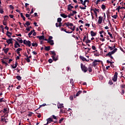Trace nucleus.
Here are the masks:
<instances>
[{"label": "nucleus", "mask_w": 125, "mask_h": 125, "mask_svg": "<svg viewBox=\"0 0 125 125\" xmlns=\"http://www.w3.org/2000/svg\"><path fill=\"white\" fill-rule=\"evenodd\" d=\"M83 48L85 50L88 49V51H87V52H88V53H89V50H90L91 49V48H85V47H83Z\"/></svg>", "instance_id": "nucleus-47"}, {"label": "nucleus", "mask_w": 125, "mask_h": 125, "mask_svg": "<svg viewBox=\"0 0 125 125\" xmlns=\"http://www.w3.org/2000/svg\"><path fill=\"white\" fill-rule=\"evenodd\" d=\"M120 86H121V88H125V84H121V85H120Z\"/></svg>", "instance_id": "nucleus-57"}, {"label": "nucleus", "mask_w": 125, "mask_h": 125, "mask_svg": "<svg viewBox=\"0 0 125 125\" xmlns=\"http://www.w3.org/2000/svg\"><path fill=\"white\" fill-rule=\"evenodd\" d=\"M32 115H33V112H29V113L28 114V117H32Z\"/></svg>", "instance_id": "nucleus-56"}, {"label": "nucleus", "mask_w": 125, "mask_h": 125, "mask_svg": "<svg viewBox=\"0 0 125 125\" xmlns=\"http://www.w3.org/2000/svg\"><path fill=\"white\" fill-rule=\"evenodd\" d=\"M50 54L53 55V56H56V53H55V51H50Z\"/></svg>", "instance_id": "nucleus-12"}, {"label": "nucleus", "mask_w": 125, "mask_h": 125, "mask_svg": "<svg viewBox=\"0 0 125 125\" xmlns=\"http://www.w3.org/2000/svg\"><path fill=\"white\" fill-rule=\"evenodd\" d=\"M69 29H70V30H72V32H73V31H74L75 29H76V26H73V28L70 27V28H69Z\"/></svg>", "instance_id": "nucleus-42"}, {"label": "nucleus", "mask_w": 125, "mask_h": 125, "mask_svg": "<svg viewBox=\"0 0 125 125\" xmlns=\"http://www.w3.org/2000/svg\"><path fill=\"white\" fill-rule=\"evenodd\" d=\"M4 98H2L0 99V103H1L2 102H6V100H4Z\"/></svg>", "instance_id": "nucleus-24"}, {"label": "nucleus", "mask_w": 125, "mask_h": 125, "mask_svg": "<svg viewBox=\"0 0 125 125\" xmlns=\"http://www.w3.org/2000/svg\"><path fill=\"white\" fill-rule=\"evenodd\" d=\"M37 38L39 39L40 41H42V40H44V36L43 35L41 36H39L37 37Z\"/></svg>", "instance_id": "nucleus-13"}, {"label": "nucleus", "mask_w": 125, "mask_h": 125, "mask_svg": "<svg viewBox=\"0 0 125 125\" xmlns=\"http://www.w3.org/2000/svg\"><path fill=\"white\" fill-rule=\"evenodd\" d=\"M70 83H71V84H74V80L73 79H71L70 80Z\"/></svg>", "instance_id": "nucleus-48"}, {"label": "nucleus", "mask_w": 125, "mask_h": 125, "mask_svg": "<svg viewBox=\"0 0 125 125\" xmlns=\"http://www.w3.org/2000/svg\"><path fill=\"white\" fill-rule=\"evenodd\" d=\"M16 40L18 41V42H20V43H23V42H24V41L23 42L22 39L19 40L17 38Z\"/></svg>", "instance_id": "nucleus-25"}, {"label": "nucleus", "mask_w": 125, "mask_h": 125, "mask_svg": "<svg viewBox=\"0 0 125 125\" xmlns=\"http://www.w3.org/2000/svg\"><path fill=\"white\" fill-rule=\"evenodd\" d=\"M86 40V36L85 35L83 37V42H85V40Z\"/></svg>", "instance_id": "nucleus-55"}, {"label": "nucleus", "mask_w": 125, "mask_h": 125, "mask_svg": "<svg viewBox=\"0 0 125 125\" xmlns=\"http://www.w3.org/2000/svg\"><path fill=\"white\" fill-rule=\"evenodd\" d=\"M86 5H84V7H82V6H80V8H81V9H86Z\"/></svg>", "instance_id": "nucleus-49"}, {"label": "nucleus", "mask_w": 125, "mask_h": 125, "mask_svg": "<svg viewBox=\"0 0 125 125\" xmlns=\"http://www.w3.org/2000/svg\"><path fill=\"white\" fill-rule=\"evenodd\" d=\"M63 104H60L58 105V109H62V108H64V105H63Z\"/></svg>", "instance_id": "nucleus-10"}, {"label": "nucleus", "mask_w": 125, "mask_h": 125, "mask_svg": "<svg viewBox=\"0 0 125 125\" xmlns=\"http://www.w3.org/2000/svg\"><path fill=\"white\" fill-rule=\"evenodd\" d=\"M44 106H46V104H43L42 105H40V107L37 109V110H39V109H40V108H41V107H43Z\"/></svg>", "instance_id": "nucleus-36"}, {"label": "nucleus", "mask_w": 125, "mask_h": 125, "mask_svg": "<svg viewBox=\"0 0 125 125\" xmlns=\"http://www.w3.org/2000/svg\"><path fill=\"white\" fill-rule=\"evenodd\" d=\"M6 112H7V108H4L3 111L4 114H6Z\"/></svg>", "instance_id": "nucleus-44"}, {"label": "nucleus", "mask_w": 125, "mask_h": 125, "mask_svg": "<svg viewBox=\"0 0 125 125\" xmlns=\"http://www.w3.org/2000/svg\"><path fill=\"white\" fill-rule=\"evenodd\" d=\"M48 62H49V63H52V62H53V61L52 60V59H49L48 60Z\"/></svg>", "instance_id": "nucleus-58"}, {"label": "nucleus", "mask_w": 125, "mask_h": 125, "mask_svg": "<svg viewBox=\"0 0 125 125\" xmlns=\"http://www.w3.org/2000/svg\"><path fill=\"white\" fill-rule=\"evenodd\" d=\"M92 48L93 50H96V47H95V46H94V45L92 46Z\"/></svg>", "instance_id": "nucleus-61"}, {"label": "nucleus", "mask_w": 125, "mask_h": 125, "mask_svg": "<svg viewBox=\"0 0 125 125\" xmlns=\"http://www.w3.org/2000/svg\"><path fill=\"white\" fill-rule=\"evenodd\" d=\"M125 9V7H121V6H119L117 9L116 10H118V11H120V9Z\"/></svg>", "instance_id": "nucleus-18"}, {"label": "nucleus", "mask_w": 125, "mask_h": 125, "mask_svg": "<svg viewBox=\"0 0 125 125\" xmlns=\"http://www.w3.org/2000/svg\"><path fill=\"white\" fill-rule=\"evenodd\" d=\"M80 59L83 61H86V59L82 56L80 57Z\"/></svg>", "instance_id": "nucleus-23"}, {"label": "nucleus", "mask_w": 125, "mask_h": 125, "mask_svg": "<svg viewBox=\"0 0 125 125\" xmlns=\"http://www.w3.org/2000/svg\"><path fill=\"white\" fill-rule=\"evenodd\" d=\"M30 15H30V14H26V15H25V16H26V17L27 18H28V17H30Z\"/></svg>", "instance_id": "nucleus-64"}, {"label": "nucleus", "mask_w": 125, "mask_h": 125, "mask_svg": "<svg viewBox=\"0 0 125 125\" xmlns=\"http://www.w3.org/2000/svg\"><path fill=\"white\" fill-rule=\"evenodd\" d=\"M48 43H50V45H53L54 44V42H53V40L48 41Z\"/></svg>", "instance_id": "nucleus-16"}, {"label": "nucleus", "mask_w": 125, "mask_h": 125, "mask_svg": "<svg viewBox=\"0 0 125 125\" xmlns=\"http://www.w3.org/2000/svg\"><path fill=\"white\" fill-rule=\"evenodd\" d=\"M53 119H54V120H57V117L55 116V115H53L52 116Z\"/></svg>", "instance_id": "nucleus-53"}, {"label": "nucleus", "mask_w": 125, "mask_h": 125, "mask_svg": "<svg viewBox=\"0 0 125 125\" xmlns=\"http://www.w3.org/2000/svg\"><path fill=\"white\" fill-rule=\"evenodd\" d=\"M124 94H125V90L122 89L121 91V94L122 95H124Z\"/></svg>", "instance_id": "nucleus-62"}, {"label": "nucleus", "mask_w": 125, "mask_h": 125, "mask_svg": "<svg viewBox=\"0 0 125 125\" xmlns=\"http://www.w3.org/2000/svg\"><path fill=\"white\" fill-rule=\"evenodd\" d=\"M62 21V19H61V18H58L57 19V22H58V23L61 22Z\"/></svg>", "instance_id": "nucleus-31"}, {"label": "nucleus", "mask_w": 125, "mask_h": 125, "mask_svg": "<svg viewBox=\"0 0 125 125\" xmlns=\"http://www.w3.org/2000/svg\"><path fill=\"white\" fill-rule=\"evenodd\" d=\"M106 56H109V57L110 56H112V54L110 52H108V53H107V54L106 55Z\"/></svg>", "instance_id": "nucleus-50"}, {"label": "nucleus", "mask_w": 125, "mask_h": 125, "mask_svg": "<svg viewBox=\"0 0 125 125\" xmlns=\"http://www.w3.org/2000/svg\"><path fill=\"white\" fill-rule=\"evenodd\" d=\"M53 39V37L52 36H49L48 41H51Z\"/></svg>", "instance_id": "nucleus-59"}, {"label": "nucleus", "mask_w": 125, "mask_h": 125, "mask_svg": "<svg viewBox=\"0 0 125 125\" xmlns=\"http://www.w3.org/2000/svg\"><path fill=\"white\" fill-rule=\"evenodd\" d=\"M108 35H109V36H110V38H111V39H113V35H112V34H111V33L108 32Z\"/></svg>", "instance_id": "nucleus-52"}, {"label": "nucleus", "mask_w": 125, "mask_h": 125, "mask_svg": "<svg viewBox=\"0 0 125 125\" xmlns=\"http://www.w3.org/2000/svg\"><path fill=\"white\" fill-rule=\"evenodd\" d=\"M103 20V17L101 16L99 17L98 23L101 24V23H102Z\"/></svg>", "instance_id": "nucleus-6"}, {"label": "nucleus", "mask_w": 125, "mask_h": 125, "mask_svg": "<svg viewBox=\"0 0 125 125\" xmlns=\"http://www.w3.org/2000/svg\"><path fill=\"white\" fill-rule=\"evenodd\" d=\"M32 46H35V47H38V43L36 42V43H32Z\"/></svg>", "instance_id": "nucleus-26"}, {"label": "nucleus", "mask_w": 125, "mask_h": 125, "mask_svg": "<svg viewBox=\"0 0 125 125\" xmlns=\"http://www.w3.org/2000/svg\"><path fill=\"white\" fill-rule=\"evenodd\" d=\"M63 32H65V33H66V34H72V33H73V31H67L66 29H64V30H63Z\"/></svg>", "instance_id": "nucleus-30"}, {"label": "nucleus", "mask_w": 125, "mask_h": 125, "mask_svg": "<svg viewBox=\"0 0 125 125\" xmlns=\"http://www.w3.org/2000/svg\"><path fill=\"white\" fill-rule=\"evenodd\" d=\"M81 67L82 71L84 72V73H86L87 71L89 73H91L92 72V68L91 67V66H89L88 68L84 65H83V63H81Z\"/></svg>", "instance_id": "nucleus-1"}, {"label": "nucleus", "mask_w": 125, "mask_h": 125, "mask_svg": "<svg viewBox=\"0 0 125 125\" xmlns=\"http://www.w3.org/2000/svg\"><path fill=\"white\" fill-rule=\"evenodd\" d=\"M64 118H62L59 121V124H61L62 123V122H63V121H64Z\"/></svg>", "instance_id": "nucleus-35"}, {"label": "nucleus", "mask_w": 125, "mask_h": 125, "mask_svg": "<svg viewBox=\"0 0 125 125\" xmlns=\"http://www.w3.org/2000/svg\"><path fill=\"white\" fill-rule=\"evenodd\" d=\"M34 32H35V30L33 29V30H32L30 31V32L29 33H28V36L29 38H31V36H32V35L33 34V33H34Z\"/></svg>", "instance_id": "nucleus-17"}, {"label": "nucleus", "mask_w": 125, "mask_h": 125, "mask_svg": "<svg viewBox=\"0 0 125 125\" xmlns=\"http://www.w3.org/2000/svg\"><path fill=\"white\" fill-rule=\"evenodd\" d=\"M106 14H107V17L108 19L111 18V17H110V12H107Z\"/></svg>", "instance_id": "nucleus-45"}, {"label": "nucleus", "mask_w": 125, "mask_h": 125, "mask_svg": "<svg viewBox=\"0 0 125 125\" xmlns=\"http://www.w3.org/2000/svg\"><path fill=\"white\" fill-rule=\"evenodd\" d=\"M97 62L100 63V60H94V62L92 63V66H93V67H96V66H97V65L98 64V63H97Z\"/></svg>", "instance_id": "nucleus-3"}, {"label": "nucleus", "mask_w": 125, "mask_h": 125, "mask_svg": "<svg viewBox=\"0 0 125 125\" xmlns=\"http://www.w3.org/2000/svg\"><path fill=\"white\" fill-rule=\"evenodd\" d=\"M72 37H73V38H74V39H76V40H79V37L74 35H72Z\"/></svg>", "instance_id": "nucleus-51"}, {"label": "nucleus", "mask_w": 125, "mask_h": 125, "mask_svg": "<svg viewBox=\"0 0 125 125\" xmlns=\"http://www.w3.org/2000/svg\"><path fill=\"white\" fill-rule=\"evenodd\" d=\"M20 14H21V18H22L23 21H25L26 20V18H25L24 15H23V13H20Z\"/></svg>", "instance_id": "nucleus-22"}, {"label": "nucleus", "mask_w": 125, "mask_h": 125, "mask_svg": "<svg viewBox=\"0 0 125 125\" xmlns=\"http://www.w3.org/2000/svg\"><path fill=\"white\" fill-rule=\"evenodd\" d=\"M47 121H48L49 123H50L51 122H53V119H52L51 118H49L47 119Z\"/></svg>", "instance_id": "nucleus-38"}, {"label": "nucleus", "mask_w": 125, "mask_h": 125, "mask_svg": "<svg viewBox=\"0 0 125 125\" xmlns=\"http://www.w3.org/2000/svg\"><path fill=\"white\" fill-rule=\"evenodd\" d=\"M16 79H17L18 81H21V79H22V78L21 76L18 75L16 76Z\"/></svg>", "instance_id": "nucleus-27"}, {"label": "nucleus", "mask_w": 125, "mask_h": 125, "mask_svg": "<svg viewBox=\"0 0 125 125\" xmlns=\"http://www.w3.org/2000/svg\"><path fill=\"white\" fill-rule=\"evenodd\" d=\"M52 58H53L54 61H57L58 60V58H55V56H52Z\"/></svg>", "instance_id": "nucleus-28"}, {"label": "nucleus", "mask_w": 125, "mask_h": 125, "mask_svg": "<svg viewBox=\"0 0 125 125\" xmlns=\"http://www.w3.org/2000/svg\"><path fill=\"white\" fill-rule=\"evenodd\" d=\"M18 65V63L17 62H16L15 66H13L12 65L11 67H12V68H13V69H16Z\"/></svg>", "instance_id": "nucleus-15"}, {"label": "nucleus", "mask_w": 125, "mask_h": 125, "mask_svg": "<svg viewBox=\"0 0 125 125\" xmlns=\"http://www.w3.org/2000/svg\"><path fill=\"white\" fill-rule=\"evenodd\" d=\"M82 92H83L82 91H78V92L77 93L76 96H79V95H80V94H81V93H82Z\"/></svg>", "instance_id": "nucleus-37"}, {"label": "nucleus", "mask_w": 125, "mask_h": 125, "mask_svg": "<svg viewBox=\"0 0 125 125\" xmlns=\"http://www.w3.org/2000/svg\"><path fill=\"white\" fill-rule=\"evenodd\" d=\"M23 44H26V46H27L29 47H31L32 43L31 42V41H27L26 40H23Z\"/></svg>", "instance_id": "nucleus-2"}, {"label": "nucleus", "mask_w": 125, "mask_h": 125, "mask_svg": "<svg viewBox=\"0 0 125 125\" xmlns=\"http://www.w3.org/2000/svg\"><path fill=\"white\" fill-rule=\"evenodd\" d=\"M61 16L62 17H63V18H67L68 17V16H67L66 15H65V14L63 13V14H61Z\"/></svg>", "instance_id": "nucleus-20"}, {"label": "nucleus", "mask_w": 125, "mask_h": 125, "mask_svg": "<svg viewBox=\"0 0 125 125\" xmlns=\"http://www.w3.org/2000/svg\"><path fill=\"white\" fill-rule=\"evenodd\" d=\"M73 8H74V6H72V5L70 4L68 5L67 10H68V11H73V10H72Z\"/></svg>", "instance_id": "nucleus-5"}, {"label": "nucleus", "mask_w": 125, "mask_h": 125, "mask_svg": "<svg viewBox=\"0 0 125 125\" xmlns=\"http://www.w3.org/2000/svg\"><path fill=\"white\" fill-rule=\"evenodd\" d=\"M9 50V48H3L2 49V51H4V53H5V54H7Z\"/></svg>", "instance_id": "nucleus-9"}, {"label": "nucleus", "mask_w": 125, "mask_h": 125, "mask_svg": "<svg viewBox=\"0 0 125 125\" xmlns=\"http://www.w3.org/2000/svg\"><path fill=\"white\" fill-rule=\"evenodd\" d=\"M10 87H11V88H12L13 87V85H9L8 88H7V89H8V90H9V91H10V90H11V88H9Z\"/></svg>", "instance_id": "nucleus-40"}, {"label": "nucleus", "mask_w": 125, "mask_h": 125, "mask_svg": "<svg viewBox=\"0 0 125 125\" xmlns=\"http://www.w3.org/2000/svg\"><path fill=\"white\" fill-rule=\"evenodd\" d=\"M90 34H91V37H95V36H96V34H97V33L94 32L93 31H91Z\"/></svg>", "instance_id": "nucleus-11"}, {"label": "nucleus", "mask_w": 125, "mask_h": 125, "mask_svg": "<svg viewBox=\"0 0 125 125\" xmlns=\"http://www.w3.org/2000/svg\"><path fill=\"white\" fill-rule=\"evenodd\" d=\"M117 80H118V72H115L114 73L113 78H112V81H113V82H117Z\"/></svg>", "instance_id": "nucleus-4"}, {"label": "nucleus", "mask_w": 125, "mask_h": 125, "mask_svg": "<svg viewBox=\"0 0 125 125\" xmlns=\"http://www.w3.org/2000/svg\"><path fill=\"white\" fill-rule=\"evenodd\" d=\"M14 42H15V43H16V44L18 46V47H20V44H19V43L15 40H14Z\"/></svg>", "instance_id": "nucleus-33"}, {"label": "nucleus", "mask_w": 125, "mask_h": 125, "mask_svg": "<svg viewBox=\"0 0 125 125\" xmlns=\"http://www.w3.org/2000/svg\"><path fill=\"white\" fill-rule=\"evenodd\" d=\"M21 50H22V48H19L17 49L16 51H17V54H20V51H21Z\"/></svg>", "instance_id": "nucleus-21"}, {"label": "nucleus", "mask_w": 125, "mask_h": 125, "mask_svg": "<svg viewBox=\"0 0 125 125\" xmlns=\"http://www.w3.org/2000/svg\"><path fill=\"white\" fill-rule=\"evenodd\" d=\"M44 49L46 51H49L50 50V46H45Z\"/></svg>", "instance_id": "nucleus-14"}, {"label": "nucleus", "mask_w": 125, "mask_h": 125, "mask_svg": "<svg viewBox=\"0 0 125 125\" xmlns=\"http://www.w3.org/2000/svg\"><path fill=\"white\" fill-rule=\"evenodd\" d=\"M117 48H115L112 51L110 52V53H111V55L114 54L115 52H117Z\"/></svg>", "instance_id": "nucleus-19"}, {"label": "nucleus", "mask_w": 125, "mask_h": 125, "mask_svg": "<svg viewBox=\"0 0 125 125\" xmlns=\"http://www.w3.org/2000/svg\"><path fill=\"white\" fill-rule=\"evenodd\" d=\"M9 7L11 8V9H14V7H13L12 5H10Z\"/></svg>", "instance_id": "nucleus-63"}, {"label": "nucleus", "mask_w": 125, "mask_h": 125, "mask_svg": "<svg viewBox=\"0 0 125 125\" xmlns=\"http://www.w3.org/2000/svg\"><path fill=\"white\" fill-rule=\"evenodd\" d=\"M11 35H12V33L10 32L9 31H7L6 32V36L9 38L10 39L11 38Z\"/></svg>", "instance_id": "nucleus-7"}, {"label": "nucleus", "mask_w": 125, "mask_h": 125, "mask_svg": "<svg viewBox=\"0 0 125 125\" xmlns=\"http://www.w3.org/2000/svg\"><path fill=\"white\" fill-rule=\"evenodd\" d=\"M101 8L102 9H103V10H105V9H106V6H105L104 4H102Z\"/></svg>", "instance_id": "nucleus-29"}, {"label": "nucleus", "mask_w": 125, "mask_h": 125, "mask_svg": "<svg viewBox=\"0 0 125 125\" xmlns=\"http://www.w3.org/2000/svg\"><path fill=\"white\" fill-rule=\"evenodd\" d=\"M91 42V41L89 40V39H86V40L85 41L86 43H90Z\"/></svg>", "instance_id": "nucleus-32"}, {"label": "nucleus", "mask_w": 125, "mask_h": 125, "mask_svg": "<svg viewBox=\"0 0 125 125\" xmlns=\"http://www.w3.org/2000/svg\"><path fill=\"white\" fill-rule=\"evenodd\" d=\"M25 25H26V26H30V25H31V23L29 22V21H26V23H25Z\"/></svg>", "instance_id": "nucleus-41"}, {"label": "nucleus", "mask_w": 125, "mask_h": 125, "mask_svg": "<svg viewBox=\"0 0 125 125\" xmlns=\"http://www.w3.org/2000/svg\"><path fill=\"white\" fill-rule=\"evenodd\" d=\"M11 41H14V40L11 38L10 39L7 40L6 42H7V43H8V44H10Z\"/></svg>", "instance_id": "nucleus-8"}, {"label": "nucleus", "mask_w": 125, "mask_h": 125, "mask_svg": "<svg viewBox=\"0 0 125 125\" xmlns=\"http://www.w3.org/2000/svg\"><path fill=\"white\" fill-rule=\"evenodd\" d=\"M25 60L27 61V62L28 63H30V62H31V61L29 59V58H27L25 59Z\"/></svg>", "instance_id": "nucleus-54"}, {"label": "nucleus", "mask_w": 125, "mask_h": 125, "mask_svg": "<svg viewBox=\"0 0 125 125\" xmlns=\"http://www.w3.org/2000/svg\"><path fill=\"white\" fill-rule=\"evenodd\" d=\"M6 20H8V16H4V21H6Z\"/></svg>", "instance_id": "nucleus-39"}, {"label": "nucleus", "mask_w": 125, "mask_h": 125, "mask_svg": "<svg viewBox=\"0 0 125 125\" xmlns=\"http://www.w3.org/2000/svg\"><path fill=\"white\" fill-rule=\"evenodd\" d=\"M69 99L70 100H74V97H73V96H70L69 97Z\"/></svg>", "instance_id": "nucleus-60"}, {"label": "nucleus", "mask_w": 125, "mask_h": 125, "mask_svg": "<svg viewBox=\"0 0 125 125\" xmlns=\"http://www.w3.org/2000/svg\"><path fill=\"white\" fill-rule=\"evenodd\" d=\"M69 22L64 23V25H66V27H68V29H70L69 25Z\"/></svg>", "instance_id": "nucleus-34"}, {"label": "nucleus", "mask_w": 125, "mask_h": 125, "mask_svg": "<svg viewBox=\"0 0 125 125\" xmlns=\"http://www.w3.org/2000/svg\"><path fill=\"white\" fill-rule=\"evenodd\" d=\"M60 113L63 114V113H65V111L63 110V109L61 108Z\"/></svg>", "instance_id": "nucleus-43"}, {"label": "nucleus", "mask_w": 125, "mask_h": 125, "mask_svg": "<svg viewBox=\"0 0 125 125\" xmlns=\"http://www.w3.org/2000/svg\"><path fill=\"white\" fill-rule=\"evenodd\" d=\"M117 17H118L117 15H115L112 16V18H114V19H117Z\"/></svg>", "instance_id": "nucleus-46"}]
</instances>
